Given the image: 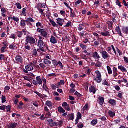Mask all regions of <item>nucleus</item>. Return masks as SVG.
Returning a JSON list of instances; mask_svg holds the SVG:
<instances>
[{
    "label": "nucleus",
    "mask_w": 128,
    "mask_h": 128,
    "mask_svg": "<svg viewBox=\"0 0 128 128\" xmlns=\"http://www.w3.org/2000/svg\"><path fill=\"white\" fill-rule=\"evenodd\" d=\"M118 70H120L122 72H128V70H126V69L122 66H119L118 67Z\"/></svg>",
    "instance_id": "aec40b11"
},
{
    "label": "nucleus",
    "mask_w": 128,
    "mask_h": 128,
    "mask_svg": "<svg viewBox=\"0 0 128 128\" xmlns=\"http://www.w3.org/2000/svg\"><path fill=\"white\" fill-rule=\"evenodd\" d=\"M108 104H111V106H114L116 104V102L114 100L111 99L108 101Z\"/></svg>",
    "instance_id": "4468645a"
},
{
    "label": "nucleus",
    "mask_w": 128,
    "mask_h": 128,
    "mask_svg": "<svg viewBox=\"0 0 128 128\" xmlns=\"http://www.w3.org/2000/svg\"><path fill=\"white\" fill-rule=\"evenodd\" d=\"M104 12H106L107 14H112V11L111 10H108L106 8H104Z\"/></svg>",
    "instance_id": "864d4df0"
},
{
    "label": "nucleus",
    "mask_w": 128,
    "mask_h": 128,
    "mask_svg": "<svg viewBox=\"0 0 128 128\" xmlns=\"http://www.w3.org/2000/svg\"><path fill=\"white\" fill-rule=\"evenodd\" d=\"M107 70H108V73L109 74H112V68H110V66H107Z\"/></svg>",
    "instance_id": "7c9ffc66"
},
{
    "label": "nucleus",
    "mask_w": 128,
    "mask_h": 128,
    "mask_svg": "<svg viewBox=\"0 0 128 128\" xmlns=\"http://www.w3.org/2000/svg\"><path fill=\"white\" fill-rule=\"evenodd\" d=\"M33 55L34 56H38V50H36V49H34L33 50Z\"/></svg>",
    "instance_id": "49530a36"
},
{
    "label": "nucleus",
    "mask_w": 128,
    "mask_h": 128,
    "mask_svg": "<svg viewBox=\"0 0 128 128\" xmlns=\"http://www.w3.org/2000/svg\"><path fill=\"white\" fill-rule=\"evenodd\" d=\"M10 108L11 107L10 106H6V110L8 112H10Z\"/></svg>",
    "instance_id": "5fc2aeb1"
},
{
    "label": "nucleus",
    "mask_w": 128,
    "mask_h": 128,
    "mask_svg": "<svg viewBox=\"0 0 128 128\" xmlns=\"http://www.w3.org/2000/svg\"><path fill=\"white\" fill-rule=\"evenodd\" d=\"M34 94H36L37 96H38L40 98H42V100H44V97L42 94L38 92H34Z\"/></svg>",
    "instance_id": "b1692460"
},
{
    "label": "nucleus",
    "mask_w": 128,
    "mask_h": 128,
    "mask_svg": "<svg viewBox=\"0 0 128 128\" xmlns=\"http://www.w3.org/2000/svg\"><path fill=\"white\" fill-rule=\"evenodd\" d=\"M32 66H34V64L32 63L26 66V70H28V72H32V70H34V67Z\"/></svg>",
    "instance_id": "6e6552de"
},
{
    "label": "nucleus",
    "mask_w": 128,
    "mask_h": 128,
    "mask_svg": "<svg viewBox=\"0 0 128 128\" xmlns=\"http://www.w3.org/2000/svg\"><path fill=\"white\" fill-rule=\"evenodd\" d=\"M44 64H48V65L52 64V62L48 59H44Z\"/></svg>",
    "instance_id": "cd10ccee"
},
{
    "label": "nucleus",
    "mask_w": 128,
    "mask_h": 128,
    "mask_svg": "<svg viewBox=\"0 0 128 128\" xmlns=\"http://www.w3.org/2000/svg\"><path fill=\"white\" fill-rule=\"evenodd\" d=\"M16 126H18V123L14 122H10L9 124L8 125V128H16Z\"/></svg>",
    "instance_id": "20e7f679"
},
{
    "label": "nucleus",
    "mask_w": 128,
    "mask_h": 128,
    "mask_svg": "<svg viewBox=\"0 0 128 128\" xmlns=\"http://www.w3.org/2000/svg\"><path fill=\"white\" fill-rule=\"evenodd\" d=\"M16 6H17V8L18 10H22V4L20 3H16Z\"/></svg>",
    "instance_id": "e433bc0d"
},
{
    "label": "nucleus",
    "mask_w": 128,
    "mask_h": 128,
    "mask_svg": "<svg viewBox=\"0 0 128 128\" xmlns=\"http://www.w3.org/2000/svg\"><path fill=\"white\" fill-rule=\"evenodd\" d=\"M43 89L44 90H46V92H48V94H50V91H48V87H46V86L44 84L43 86Z\"/></svg>",
    "instance_id": "2f4dec72"
},
{
    "label": "nucleus",
    "mask_w": 128,
    "mask_h": 128,
    "mask_svg": "<svg viewBox=\"0 0 128 128\" xmlns=\"http://www.w3.org/2000/svg\"><path fill=\"white\" fill-rule=\"evenodd\" d=\"M102 62H99V64H96L95 65V66H96V68H102Z\"/></svg>",
    "instance_id": "de8ad7c7"
},
{
    "label": "nucleus",
    "mask_w": 128,
    "mask_h": 128,
    "mask_svg": "<svg viewBox=\"0 0 128 128\" xmlns=\"http://www.w3.org/2000/svg\"><path fill=\"white\" fill-rule=\"evenodd\" d=\"M40 68H46V66H44V64H40Z\"/></svg>",
    "instance_id": "338daca9"
},
{
    "label": "nucleus",
    "mask_w": 128,
    "mask_h": 128,
    "mask_svg": "<svg viewBox=\"0 0 128 128\" xmlns=\"http://www.w3.org/2000/svg\"><path fill=\"white\" fill-rule=\"evenodd\" d=\"M2 104H4V102H6V96H2Z\"/></svg>",
    "instance_id": "473e14b6"
},
{
    "label": "nucleus",
    "mask_w": 128,
    "mask_h": 128,
    "mask_svg": "<svg viewBox=\"0 0 128 128\" xmlns=\"http://www.w3.org/2000/svg\"><path fill=\"white\" fill-rule=\"evenodd\" d=\"M38 46L40 48H44V46H46V44L42 40L38 41Z\"/></svg>",
    "instance_id": "9b49d317"
},
{
    "label": "nucleus",
    "mask_w": 128,
    "mask_h": 128,
    "mask_svg": "<svg viewBox=\"0 0 128 128\" xmlns=\"http://www.w3.org/2000/svg\"><path fill=\"white\" fill-rule=\"evenodd\" d=\"M90 92H92L94 94H96V88L94 86H91L90 88Z\"/></svg>",
    "instance_id": "ddd939ff"
},
{
    "label": "nucleus",
    "mask_w": 128,
    "mask_h": 128,
    "mask_svg": "<svg viewBox=\"0 0 128 128\" xmlns=\"http://www.w3.org/2000/svg\"><path fill=\"white\" fill-rule=\"evenodd\" d=\"M70 18L76 17V13L74 12V11L70 12Z\"/></svg>",
    "instance_id": "c9c22d12"
},
{
    "label": "nucleus",
    "mask_w": 128,
    "mask_h": 128,
    "mask_svg": "<svg viewBox=\"0 0 128 128\" xmlns=\"http://www.w3.org/2000/svg\"><path fill=\"white\" fill-rule=\"evenodd\" d=\"M70 26H72V22H68L67 24L64 26V28H70Z\"/></svg>",
    "instance_id": "ea45409f"
},
{
    "label": "nucleus",
    "mask_w": 128,
    "mask_h": 128,
    "mask_svg": "<svg viewBox=\"0 0 128 128\" xmlns=\"http://www.w3.org/2000/svg\"><path fill=\"white\" fill-rule=\"evenodd\" d=\"M26 42H29L30 44H36V39H34L32 36H28L26 37Z\"/></svg>",
    "instance_id": "f257e3e1"
},
{
    "label": "nucleus",
    "mask_w": 128,
    "mask_h": 128,
    "mask_svg": "<svg viewBox=\"0 0 128 128\" xmlns=\"http://www.w3.org/2000/svg\"><path fill=\"white\" fill-rule=\"evenodd\" d=\"M83 110H88V104H86V106L83 108Z\"/></svg>",
    "instance_id": "37998d69"
},
{
    "label": "nucleus",
    "mask_w": 128,
    "mask_h": 128,
    "mask_svg": "<svg viewBox=\"0 0 128 128\" xmlns=\"http://www.w3.org/2000/svg\"><path fill=\"white\" fill-rule=\"evenodd\" d=\"M116 4H117V6H118L120 8H122V4H120V0H117L116 2Z\"/></svg>",
    "instance_id": "6e6d98bb"
},
{
    "label": "nucleus",
    "mask_w": 128,
    "mask_h": 128,
    "mask_svg": "<svg viewBox=\"0 0 128 128\" xmlns=\"http://www.w3.org/2000/svg\"><path fill=\"white\" fill-rule=\"evenodd\" d=\"M41 34L44 38H46V36H48V32H46V31H45L43 29V30Z\"/></svg>",
    "instance_id": "4be33fe9"
},
{
    "label": "nucleus",
    "mask_w": 128,
    "mask_h": 128,
    "mask_svg": "<svg viewBox=\"0 0 128 128\" xmlns=\"http://www.w3.org/2000/svg\"><path fill=\"white\" fill-rule=\"evenodd\" d=\"M101 34L103 36H110V32H108V31H107L106 32H102Z\"/></svg>",
    "instance_id": "393cba45"
},
{
    "label": "nucleus",
    "mask_w": 128,
    "mask_h": 128,
    "mask_svg": "<svg viewBox=\"0 0 128 128\" xmlns=\"http://www.w3.org/2000/svg\"><path fill=\"white\" fill-rule=\"evenodd\" d=\"M80 48H82V50H86V45H84L82 44H80Z\"/></svg>",
    "instance_id": "a18cd8bd"
},
{
    "label": "nucleus",
    "mask_w": 128,
    "mask_h": 128,
    "mask_svg": "<svg viewBox=\"0 0 128 128\" xmlns=\"http://www.w3.org/2000/svg\"><path fill=\"white\" fill-rule=\"evenodd\" d=\"M58 112H66V110H64V108H62V106H60L58 108Z\"/></svg>",
    "instance_id": "a878e982"
},
{
    "label": "nucleus",
    "mask_w": 128,
    "mask_h": 128,
    "mask_svg": "<svg viewBox=\"0 0 128 128\" xmlns=\"http://www.w3.org/2000/svg\"><path fill=\"white\" fill-rule=\"evenodd\" d=\"M6 106L4 105L3 106H0V110H4V112H6Z\"/></svg>",
    "instance_id": "c03bdc74"
},
{
    "label": "nucleus",
    "mask_w": 128,
    "mask_h": 128,
    "mask_svg": "<svg viewBox=\"0 0 128 128\" xmlns=\"http://www.w3.org/2000/svg\"><path fill=\"white\" fill-rule=\"evenodd\" d=\"M74 96H77L78 98H82V95L78 92H76L74 94Z\"/></svg>",
    "instance_id": "8fccbe9b"
},
{
    "label": "nucleus",
    "mask_w": 128,
    "mask_h": 128,
    "mask_svg": "<svg viewBox=\"0 0 128 128\" xmlns=\"http://www.w3.org/2000/svg\"><path fill=\"white\" fill-rule=\"evenodd\" d=\"M108 116L110 118H114V116H116V112H108Z\"/></svg>",
    "instance_id": "58836bf2"
},
{
    "label": "nucleus",
    "mask_w": 128,
    "mask_h": 128,
    "mask_svg": "<svg viewBox=\"0 0 128 128\" xmlns=\"http://www.w3.org/2000/svg\"><path fill=\"white\" fill-rule=\"evenodd\" d=\"M108 24L109 26V28H112V26H114V22H108Z\"/></svg>",
    "instance_id": "4c0bfd02"
},
{
    "label": "nucleus",
    "mask_w": 128,
    "mask_h": 128,
    "mask_svg": "<svg viewBox=\"0 0 128 128\" xmlns=\"http://www.w3.org/2000/svg\"><path fill=\"white\" fill-rule=\"evenodd\" d=\"M56 23L59 25V26H64V19L58 18L56 19Z\"/></svg>",
    "instance_id": "39448f33"
},
{
    "label": "nucleus",
    "mask_w": 128,
    "mask_h": 128,
    "mask_svg": "<svg viewBox=\"0 0 128 128\" xmlns=\"http://www.w3.org/2000/svg\"><path fill=\"white\" fill-rule=\"evenodd\" d=\"M62 124H64V122L61 120L60 122H58V126H62Z\"/></svg>",
    "instance_id": "4d7b16f0"
},
{
    "label": "nucleus",
    "mask_w": 128,
    "mask_h": 128,
    "mask_svg": "<svg viewBox=\"0 0 128 128\" xmlns=\"http://www.w3.org/2000/svg\"><path fill=\"white\" fill-rule=\"evenodd\" d=\"M0 60H4V54L0 55Z\"/></svg>",
    "instance_id": "3c124183"
},
{
    "label": "nucleus",
    "mask_w": 128,
    "mask_h": 128,
    "mask_svg": "<svg viewBox=\"0 0 128 128\" xmlns=\"http://www.w3.org/2000/svg\"><path fill=\"white\" fill-rule=\"evenodd\" d=\"M6 47H4V46L2 47V48H1V52H2V54H4V52L5 50H6Z\"/></svg>",
    "instance_id": "603ef678"
},
{
    "label": "nucleus",
    "mask_w": 128,
    "mask_h": 128,
    "mask_svg": "<svg viewBox=\"0 0 128 128\" xmlns=\"http://www.w3.org/2000/svg\"><path fill=\"white\" fill-rule=\"evenodd\" d=\"M93 57L94 58H96L98 60V58H100V57L98 55V52H95L94 54Z\"/></svg>",
    "instance_id": "c85d7f7f"
},
{
    "label": "nucleus",
    "mask_w": 128,
    "mask_h": 128,
    "mask_svg": "<svg viewBox=\"0 0 128 128\" xmlns=\"http://www.w3.org/2000/svg\"><path fill=\"white\" fill-rule=\"evenodd\" d=\"M100 120H101L102 122H106V118L105 116H102L100 118Z\"/></svg>",
    "instance_id": "bf43d9fd"
},
{
    "label": "nucleus",
    "mask_w": 128,
    "mask_h": 128,
    "mask_svg": "<svg viewBox=\"0 0 128 128\" xmlns=\"http://www.w3.org/2000/svg\"><path fill=\"white\" fill-rule=\"evenodd\" d=\"M44 30V29H41L40 28H38L37 29V32H40L42 34V32Z\"/></svg>",
    "instance_id": "0e129e2a"
},
{
    "label": "nucleus",
    "mask_w": 128,
    "mask_h": 128,
    "mask_svg": "<svg viewBox=\"0 0 128 128\" xmlns=\"http://www.w3.org/2000/svg\"><path fill=\"white\" fill-rule=\"evenodd\" d=\"M28 20V22H36V20H34V19H32V18H27V20Z\"/></svg>",
    "instance_id": "f704fd0d"
},
{
    "label": "nucleus",
    "mask_w": 128,
    "mask_h": 128,
    "mask_svg": "<svg viewBox=\"0 0 128 128\" xmlns=\"http://www.w3.org/2000/svg\"><path fill=\"white\" fill-rule=\"evenodd\" d=\"M116 30L117 32H118V34H119V36H122V31H120V26H117L116 29Z\"/></svg>",
    "instance_id": "a211bd4d"
},
{
    "label": "nucleus",
    "mask_w": 128,
    "mask_h": 128,
    "mask_svg": "<svg viewBox=\"0 0 128 128\" xmlns=\"http://www.w3.org/2000/svg\"><path fill=\"white\" fill-rule=\"evenodd\" d=\"M68 118L70 120H74V114H69Z\"/></svg>",
    "instance_id": "f3484780"
},
{
    "label": "nucleus",
    "mask_w": 128,
    "mask_h": 128,
    "mask_svg": "<svg viewBox=\"0 0 128 128\" xmlns=\"http://www.w3.org/2000/svg\"><path fill=\"white\" fill-rule=\"evenodd\" d=\"M26 20H21L20 26H22V28H24V26H26Z\"/></svg>",
    "instance_id": "6ab92c4d"
},
{
    "label": "nucleus",
    "mask_w": 128,
    "mask_h": 128,
    "mask_svg": "<svg viewBox=\"0 0 128 128\" xmlns=\"http://www.w3.org/2000/svg\"><path fill=\"white\" fill-rule=\"evenodd\" d=\"M98 124V120H94L92 121V124L93 126H94L96 124Z\"/></svg>",
    "instance_id": "c756f323"
},
{
    "label": "nucleus",
    "mask_w": 128,
    "mask_h": 128,
    "mask_svg": "<svg viewBox=\"0 0 128 128\" xmlns=\"http://www.w3.org/2000/svg\"><path fill=\"white\" fill-rule=\"evenodd\" d=\"M52 64H54L55 68L58 66V60H52Z\"/></svg>",
    "instance_id": "bb28decb"
},
{
    "label": "nucleus",
    "mask_w": 128,
    "mask_h": 128,
    "mask_svg": "<svg viewBox=\"0 0 128 128\" xmlns=\"http://www.w3.org/2000/svg\"><path fill=\"white\" fill-rule=\"evenodd\" d=\"M47 122H48V126H50L51 127H52L54 126V120L52 119H48L47 120Z\"/></svg>",
    "instance_id": "2eb2a0df"
},
{
    "label": "nucleus",
    "mask_w": 128,
    "mask_h": 128,
    "mask_svg": "<svg viewBox=\"0 0 128 128\" xmlns=\"http://www.w3.org/2000/svg\"><path fill=\"white\" fill-rule=\"evenodd\" d=\"M96 74H97V76L94 80H96L98 84H100V82H102V74L98 70L96 71Z\"/></svg>",
    "instance_id": "f03ea898"
},
{
    "label": "nucleus",
    "mask_w": 128,
    "mask_h": 128,
    "mask_svg": "<svg viewBox=\"0 0 128 128\" xmlns=\"http://www.w3.org/2000/svg\"><path fill=\"white\" fill-rule=\"evenodd\" d=\"M82 116V114L80 112H78L77 114L76 118L78 120H81Z\"/></svg>",
    "instance_id": "79ce46f5"
},
{
    "label": "nucleus",
    "mask_w": 128,
    "mask_h": 128,
    "mask_svg": "<svg viewBox=\"0 0 128 128\" xmlns=\"http://www.w3.org/2000/svg\"><path fill=\"white\" fill-rule=\"evenodd\" d=\"M84 124H82V123L79 124L78 126V128H84Z\"/></svg>",
    "instance_id": "680f3d73"
},
{
    "label": "nucleus",
    "mask_w": 128,
    "mask_h": 128,
    "mask_svg": "<svg viewBox=\"0 0 128 128\" xmlns=\"http://www.w3.org/2000/svg\"><path fill=\"white\" fill-rule=\"evenodd\" d=\"M99 103L100 106H102L104 103V97L100 96L98 98Z\"/></svg>",
    "instance_id": "f8f14e48"
},
{
    "label": "nucleus",
    "mask_w": 128,
    "mask_h": 128,
    "mask_svg": "<svg viewBox=\"0 0 128 128\" xmlns=\"http://www.w3.org/2000/svg\"><path fill=\"white\" fill-rule=\"evenodd\" d=\"M36 80H36H33L32 81V84L34 86H38V84H40V85L42 84V80L40 78V76H38L36 78Z\"/></svg>",
    "instance_id": "7ed1b4c3"
},
{
    "label": "nucleus",
    "mask_w": 128,
    "mask_h": 128,
    "mask_svg": "<svg viewBox=\"0 0 128 128\" xmlns=\"http://www.w3.org/2000/svg\"><path fill=\"white\" fill-rule=\"evenodd\" d=\"M22 34H24L22 32H19V34H18V37L20 38H22Z\"/></svg>",
    "instance_id": "052dcab7"
},
{
    "label": "nucleus",
    "mask_w": 128,
    "mask_h": 128,
    "mask_svg": "<svg viewBox=\"0 0 128 128\" xmlns=\"http://www.w3.org/2000/svg\"><path fill=\"white\" fill-rule=\"evenodd\" d=\"M62 106L66 110H68V112H70V105L68 104L66 102H64L62 104Z\"/></svg>",
    "instance_id": "423d86ee"
},
{
    "label": "nucleus",
    "mask_w": 128,
    "mask_h": 128,
    "mask_svg": "<svg viewBox=\"0 0 128 128\" xmlns=\"http://www.w3.org/2000/svg\"><path fill=\"white\" fill-rule=\"evenodd\" d=\"M20 16H26V9L24 8H23L22 12L20 14Z\"/></svg>",
    "instance_id": "412c9836"
},
{
    "label": "nucleus",
    "mask_w": 128,
    "mask_h": 128,
    "mask_svg": "<svg viewBox=\"0 0 128 128\" xmlns=\"http://www.w3.org/2000/svg\"><path fill=\"white\" fill-rule=\"evenodd\" d=\"M124 60L125 62H126V64H128V58L127 57L124 56Z\"/></svg>",
    "instance_id": "774afa93"
},
{
    "label": "nucleus",
    "mask_w": 128,
    "mask_h": 128,
    "mask_svg": "<svg viewBox=\"0 0 128 128\" xmlns=\"http://www.w3.org/2000/svg\"><path fill=\"white\" fill-rule=\"evenodd\" d=\"M23 106H24V103H22V102H20L19 104V105L18 106V108L20 110H22V108Z\"/></svg>",
    "instance_id": "72a5a7b5"
},
{
    "label": "nucleus",
    "mask_w": 128,
    "mask_h": 128,
    "mask_svg": "<svg viewBox=\"0 0 128 128\" xmlns=\"http://www.w3.org/2000/svg\"><path fill=\"white\" fill-rule=\"evenodd\" d=\"M100 53L102 54V56L104 60H106L108 58V54L106 51H104L102 52H100Z\"/></svg>",
    "instance_id": "9d476101"
},
{
    "label": "nucleus",
    "mask_w": 128,
    "mask_h": 128,
    "mask_svg": "<svg viewBox=\"0 0 128 128\" xmlns=\"http://www.w3.org/2000/svg\"><path fill=\"white\" fill-rule=\"evenodd\" d=\"M60 14L61 16H63L66 14V12L64 10H61L60 12Z\"/></svg>",
    "instance_id": "e2e57ef3"
},
{
    "label": "nucleus",
    "mask_w": 128,
    "mask_h": 128,
    "mask_svg": "<svg viewBox=\"0 0 128 128\" xmlns=\"http://www.w3.org/2000/svg\"><path fill=\"white\" fill-rule=\"evenodd\" d=\"M50 42L51 44H58V40L54 38V36H52L50 39Z\"/></svg>",
    "instance_id": "1a4fd4ad"
},
{
    "label": "nucleus",
    "mask_w": 128,
    "mask_h": 128,
    "mask_svg": "<svg viewBox=\"0 0 128 128\" xmlns=\"http://www.w3.org/2000/svg\"><path fill=\"white\" fill-rule=\"evenodd\" d=\"M46 106H48L49 108H52V103L50 101H47L46 102Z\"/></svg>",
    "instance_id": "5701e85b"
},
{
    "label": "nucleus",
    "mask_w": 128,
    "mask_h": 128,
    "mask_svg": "<svg viewBox=\"0 0 128 128\" xmlns=\"http://www.w3.org/2000/svg\"><path fill=\"white\" fill-rule=\"evenodd\" d=\"M80 2H82V0H79L77 1L75 3V6H78V4H80Z\"/></svg>",
    "instance_id": "69168bd1"
},
{
    "label": "nucleus",
    "mask_w": 128,
    "mask_h": 128,
    "mask_svg": "<svg viewBox=\"0 0 128 128\" xmlns=\"http://www.w3.org/2000/svg\"><path fill=\"white\" fill-rule=\"evenodd\" d=\"M16 62H17L19 64H22V62H24V60L22 59V56H16Z\"/></svg>",
    "instance_id": "0eeeda50"
},
{
    "label": "nucleus",
    "mask_w": 128,
    "mask_h": 128,
    "mask_svg": "<svg viewBox=\"0 0 128 128\" xmlns=\"http://www.w3.org/2000/svg\"><path fill=\"white\" fill-rule=\"evenodd\" d=\"M114 88L116 90H117V92H118L119 90H120V88L118 86H114Z\"/></svg>",
    "instance_id": "13d9d810"
},
{
    "label": "nucleus",
    "mask_w": 128,
    "mask_h": 128,
    "mask_svg": "<svg viewBox=\"0 0 128 128\" xmlns=\"http://www.w3.org/2000/svg\"><path fill=\"white\" fill-rule=\"evenodd\" d=\"M50 24H52V26H54V28H56H56H58V25L50 18Z\"/></svg>",
    "instance_id": "dca6fc26"
},
{
    "label": "nucleus",
    "mask_w": 128,
    "mask_h": 128,
    "mask_svg": "<svg viewBox=\"0 0 128 128\" xmlns=\"http://www.w3.org/2000/svg\"><path fill=\"white\" fill-rule=\"evenodd\" d=\"M58 66H60V68L62 70H64V65H62V62H60V61H59L58 62Z\"/></svg>",
    "instance_id": "a19ab883"
},
{
    "label": "nucleus",
    "mask_w": 128,
    "mask_h": 128,
    "mask_svg": "<svg viewBox=\"0 0 128 128\" xmlns=\"http://www.w3.org/2000/svg\"><path fill=\"white\" fill-rule=\"evenodd\" d=\"M122 31L124 32H126V34H128V27H127L126 28H122Z\"/></svg>",
    "instance_id": "09e8293b"
}]
</instances>
